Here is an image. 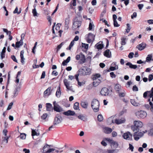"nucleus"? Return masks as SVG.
<instances>
[{
  "label": "nucleus",
  "mask_w": 153,
  "mask_h": 153,
  "mask_svg": "<svg viewBox=\"0 0 153 153\" xmlns=\"http://www.w3.org/2000/svg\"><path fill=\"white\" fill-rule=\"evenodd\" d=\"M13 105V103L12 102H10L9 104L7 109V110H10L11 108Z\"/></svg>",
  "instance_id": "obj_46"
},
{
  "label": "nucleus",
  "mask_w": 153,
  "mask_h": 153,
  "mask_svg": "<svg viewBox=\"0 0 153 153\" xmlns=\"http://www.w3.org/2000/svg\"><path fill=\"white\" fill-rule=\"evenodd\" d=\"M9 138L8 137H2L1 139V145H2L7 144L8 142V139Z\"/></svg>",
  "instance_id": "obj_13"
},
{
  "label": "nucleus",
  "mask_w": 153,
  "mask_h": 153,
  "mask_svg": "<svg viewBox=\"0 0 153 153\" xmlns=\"http://www.w3.org/2000/svg\"><path fill=\"white\" fill-rule=\"evenodd\" d=\"M51 88L49 87L48 88L44 93V94L45 96H47L50 95L51 94Z\"/></svg>",
  "instance_id": "obj_22"
},
{
  "label": "nucleus",
  "mask_w": 153,
  "mask_h": 153,
  "mask_svg": "<svg viewBox=\"0 0 153 153\" xmlns=\"http://www.w3.org/2000/svg\"><path fill=\"white\" fill-rule=\"evenodd\" d=\"M98 120L99 121H101L103 120V117L101 114H99L98 115L97 117Z\"/></svg>",
  "instance_id": "obj_36"
},
{
  "label": "nucleus",
  "mask_w": 153,
  "mask_h": 153,
  "mask_svg": "<svg viewBox=\"0 0 153 153\" xmlns=\"http://www.w3.org/2000/svg\"><path fill=\"white\" fill-rule=\"evenodd\" d=\"M80 104L82 107L85 109L87 108L88 105V102L85 101L82 102Z\"/></svg>",
  "instance_id": "obj_24"
},
{
  "label": "nucleus",
  "mask_w": 153,
  "mask_h": 153,
  "mask_svg": "<svg viewBox=\"0 0 153 153\" xmlns=\"http://www.w3.org/2000/svg\"><path fill=\"white\" fill-rule=\"evenodd\" d=\"M96 84V83L95 82V81H93L92 82V84H91L89 85V87L90 88H88V89H89L90 88H92L93 87H95V85Z\"/></svg>",
  "instance_id": "obj_50"
},
{
  "label": "nucleus",
  "mask_w": 153,
  "mask_h": 153,
  "mask_svg": "<svg viewBox=\"0 0 153 153\" xmlns=\"http://www.w3.org/2000/svg\"><path fill=\"white\" fill-rule=\"evenodd\" d=\"M71 60V57L68 56L66 60H64L62 63V64L63 66H65L67 65V63L69 62Z\"/></svg>",
  "instance_id": "obj_25"
},
{
  "label": "nucleus",
  "mask_w": 153,
  "mask_h": 153,
  "mask_svg": "<svg viewBox=\"0 0 153 153\" xmlns=\"http://www.w3.org/2000/svg\"><path fill=\"white\" fill-rule=\"evenodd\" d=\"M63 114L66 116H74L76 115L75 113L73 111L69 110L67 111H65Z\"/></svg>",
  "instance_id": "obj_14"
},
{
  "label": "nucleus",
  "mask_w": 153,
  "mask_h": 153,
  "mask_svg": "<svg viewBox=\"0 0 153 153\" xmlns=\"http://www.w3.org/2000/svg\"><path fill=\"white\" fill-rule=\"evenodd\" d=\"M48 114L46 113L44 114L42 116L41 118L43 120H45L48 116Z\"/></svg>",
  "instance_id": "obj_51"
},
{
  "label": "nucleus",
  "mask_w": 153,
  "mask_h": 153,
  "mask_svg": "<svg viewBox=\"0 0 153 153\" xmlns=\"http://www.w3.org/2000/svg\"><path fill=\"white\" fill-rule=\"evenodd\" d=\"M6 48L5 47L3 48L1 54V59H2L5 57V53L6 51Z\"/></svg>",
  "instance_id": "obj_26"
},
{
  "label": "nucleus",
  "mask_w": 153,
  "mask_h": 153,
  "mask_svg": "<svg viewBox=\"0 0 153 153\" xmlns=\"http://www.w3.org/2000/svg\"><path fill=\"white\" fill-rule=\"evenodd\" d=\"M81 18V16H78L76 17L74 19L73 26V28L76 29L80 26L81 23L80 20Z\"/></svg>",
  "instance_id": "obj_2"
},
{
  "label": "nucleus",
  "mask_w": 153,
  "mask_h": 153,
  "mask_svg": "<svg viewBox=\"0 0 153 153\" xmlns=\"http://www.w3.org/2000/svg\"><path fill=\"white\" fill-rule=\"evenodd\" d=\"M104 132L106 134H110L112 131L111 128L108 127H105L103 129Z\"/></svg>",
  "instance_id": "obj_21"
},
{
  "label": "nucleus",
  "mask_w": 153,
  "mask_h": 153,
  "mask_svg": "<svg viewBox=\"0 0 153 153\" xmlns=\"http://www.w3.org/2000/svg\"><path fill=\"white\" fill-rule=\"evenodd\" d=\"M49 147H50V146L48 144H46L45 146L43 148V152L46 153V152L48 150L47 148L48 149Z\"/></svg>",
  "instance_id": "obj_30"
},
{
  "label": "nucleus",
  "mask_w": 153,
  "mask_h": 153,
  "mask_svg": "<svg viewBox=\"0 0 153 153\" xmlns=\"http://www.w3.org/2000/svg\"><path fill=\"white\" fill-rule=\"evenodd\" d=\"M121 88V86L119 84H116L114 86V89L117 92L119 93Z\"/></svg>",
  "instance_id": "obj_23"
},
{
  "label": "nucleus",
  "mask_w": 153,
  "mask_h": 153,
  "mask_svg": "<svg viewBox=\"0 0 153 153\" xmlns=\"http://www.w3.org/2000/svg\"><path fill=\"white\" fill-rule=\"evenodd\" d=\"M61 94L60 87L59 86L57 88V91L56 94V95L57 97H59Z\"/></svg>",
  "instance_id": "obj_27"
},
{
  "label": "nucleus",
  "mask_w": 153,
  "mask_h": 153,
  "mask_svg": "<svg viewBox=\"0 0 153 153\" xmlns=\"http://www.w3.org/2000/svg\"><path fill=\"white\" fill-rule=\"evenodd\" d=\"M18 91L17 89V88L16 89H15V90H14V92L13 93V96L15 97L18 94Z\"/></svg>",
  "instance_id": "obj_52"
},
{
  "label": "nucleus",
  "mask_w": 153,
  "mask_h": 153,
  "mask_svg": "<svg viewBox=\"0 0 153 153\" xmlns=\"http://www.w3.org/2000/svg\"><path fill=\"white\" fill-rule=\"evenodd\" d=\"M119 93V96L120 97H124L126 95V94L124 92H122V93Z\"/></svg>",
  "instance_id": "obj_47"
},
{
  "label": "nucleus",
  "mask_w": 153,
  "mask_h": 153,
  "mask_svg": "<svg viewBox=\"0 0 153 153\" xmlns=\"http://www.w3.org/2000/svg\"><path fill=\"white\" fill-rule=\"evenodd\" d=\"M136 116L138 118H144L147 116L146 112L143 110L137 111L135 113Z\"/></svg>",
  "instance_id": "obj_6"
},
{
  "label": "nucleus",
  "mask_w": 153,
  "mask_h": 153,
  "mask_svg": "<svg viewBox=\"0 0 153 153\" xmlns=\"http://www.w3.org/2000/svg\"><path fill=\"white\" fill-rule=\"evenodd\" d=\"M82 47L84 48L85 49H88V44H85L84 43H82Z\"/></svg>",
  "instance_id": "obj_49"
},
{
  "label": "nucleus",
  "mask_w": 153,
  "mask_h": 153,
  "mask_svg": "<svg viewBox=\"0 0 153 153\" xmlns=\"http://www.w3.org/2000/svg\"><path fill=\"white\" fill-rule=\"evenodd\" d=\"M150 91V93H149L150 94L149 96L150 98H152L153 97V87L152 88L151 91Z\"/></svg>",
  "instance_id": "obj_45"
},
{
  "label": "nucleus",
  "mask_w": 153,
  "mask_h": 153,
  "mask_svg": "<svg viewBox=\"0 0 153 153\" xmlns=\"http://www.w3.org/2000/svg\"><path fill=\"white\" fill-rule=\"evenodd\" d=\"M64 44V42H62L60 45L58 46L57 48H56L57 49L56 52H58L59 50L61 48Z\"/></svg>",
  "instance_id": "obj_37"
},
{
  "label": "nucleus",
  "mask_w": 153,
  "mask_h": 153,
  "mask_svg": "<svg viewBox=\"0 0 153 153\" xmlns=\"http://www.w3.org/2000/svg\"><path fill=\"white\" fill-rule=\"evenodd\" d=\"M153 79V75L152 74H150L149 76V81H152Z\"/></svg>",
  "instance_id": "obj_59"
},
{
  "label": "nucleus",
  "mask_w": 153,
  "mask_h": 153,
  "mask_svg": "<svg viewBox=\"0 0 153 153\" xmlns=\"http://www.w3.org/2000/svg\"><path fill=\"white\" fill-rule=\"evenodd\" d=\"M130 102L131 104L134 106H137L138 104L136 102L135 99H131Z\"/></svg>",
  "instance_id": "obj_32"
},
{
  "label": "nucleus",
  "mask_w": 153,
  "mask_h": 153,
  "mask_svg": "<svg viewBox=\"0 0 153 153\" xmlns=\"http://www.w3.org/2000/svg\"><path fill=\"white\" fill-rule=\"evenodd\" d=\"M74 43L75 42L73 40L71 42L68 47L69 49V50H70L71 49V48L73 46Z\"/></svg>",
  "instance_id": "obj_39"
},
{
  "label": "nucleus",
  "mask_w": 153,
  "mask_h": 153,
  "mask_svg": "<svg viewBox=\"0 0 153 153\" xmlns=\"http://www.w3.org/2000/svg\"><path fill=\"white\" fill-rule=\"evenodd\" d=\"M114 27H118L120 26V25L118 24L116 20H114Z\"/></svg>",
  "instance_id": "obj_48"
},
{
  "label": "nucleus",
  "mask_w": 153,
  "mask_h": 153,
  "mask_svg": "<svg viewBox=\"0 0 153 153\" xmlns=\"http://www.w3.org/2000/svg\"><path fill=\"white\" fill-rule=\"evenodd\" d=\"M11 58L12 60L15 62H17V60L15 56L14 55H12L11 56Z\"/></svg>",
  "instance_id": "obj_57"
},
{
  "label": "nucleus",
  "mask_w": 153,
  "mask_h": 153,
  "mask_svg": "<svg viewBox=\"0 0 153 153\" xmlns=\"http://www.w3.org/2000/svg\"><path fill=\"white\" fill-rule=\"evenodd\" d=\"M46 110L47 111H50L53 110L52 105L49 103H47L46 105Z\"/></svg>",
  "instance_id": "obj_19"
},
{
  "label": "nucleus",
  "mask_w": 153,
  "mask_h": 153,
  "mask_svg": "<svg viewBox=\"0 0 153 153\" xmlns=\"http://www.w3.org/2000/svg\"><path fill=\"white\" fill-rule=\"evenodd\" d=\"M79 103L78 102H75L74 105V109L75 110H78L79 109Z\"/></svg>",
  "instance_id": "obj_34"
},
{
  "label": "nucleus",
  "mask_w": 153,
  "mask_h": 153,
  "mask_svg": "<svg viewBox=\"0 0 153 153\" xmlns=\"http://www.w3.org/2000/svg\"><path fill=\"white\" fill-rule=\"evenodd\" d=\"M80 59V64L84 63L85 62V55L82 53H81V57Z\"/></svg>",
  "instance_id": "obj_20"
},
{
  "label": "nucleus",
  "mask_w": 153,
  "mask_h": 153,
  "mask_svg": "<svg viewBox=\"0 0 153 153\" xmlns=\"http://www.w3.org/2000/svg\"><path fill=\"white\" fill-rule=\"evenodd\" d=\"M112 91L111 89H108L106 87H104L102 88L100 94L103 96H107L110 95Z\"/></svg>",
  "instance_id": "obj_4"
},
{
  "label": "nucleus",
  "mask_w": 153,
  "mask_h": 153,
  "mask_svg": "<svg viewBox=\"0 0 153 153\" xmlns=\"http://www.w3.org/2000/svg\"><path fill=\"white\" fill-rule=\"evenodd\" d=\"M62 120V118L61 115L57 114L55 116L53 121L54 125H57L61 123Z\"/></svg>",
  "instance_id": "obj_5"
},
{
  "label": "nucleus",
  "mask_w": 153,
  "mask_h": 153,
  "mask_svg": "<svg viewBox=\"0 0 153 153\" xmlns=\"http://www.w3.org/2000/svg\"><path fill=\"white\" fill-rule=\"evenodd\" d=\"M123 138L128 140H131L132 137V134L129 131L123 134Z\"/></svg>",
  "instance_id": "obj_9"
},
{
  "label": "nucleus",
  "mask_w": 153,
  "mask_h": 153,
  "mask_svg": "<svg viewBox=\"0 0 153 153\" xmlns=\"http://www.w3.org/2000/svg\"><path fill=\"white\" fill-rule=\"evenodd\" d=\"M7 131L6 129H4L3 130V134H4L5 137H7Z\"/></svg>",
  "instance_id": "obj_63"
},
{
  "label": "nucleus",
  "mask_w": 153,
  "mask_h": 153,
  "mask_svg": "<svg viewBox=\"0 0 153 153\" xmlns=\"http://www.w3.org/2000/svg\"><path fill=\"white\" fill-rule=\"evenodd\" d=\"M21 62L22 63V64L23 65L25 63L24 60H25V59L24 58V57H21Z\"/></svg>",
  "instance_id": "obj_61"
},
{
  "label": "nucleus",
  "mask_w": 153,
  "mask_h": 153,
  "mask_svg": "<svg viewBox=\"0 0 153 153\" xmlns=\"http://www.w3.org/2000/svg\"><path fill=\"white\" fill-rule=\"evenodd\" d=\"M20 137L22 139H25L26 137V135L24 133H21Z\"/></svg>",
  "instance_id": "obj_38"
},
{
  "label": "nucleus",
  "mask_w": 153,
  "mask_h": 153,
  "mask_svg": "<svg viewBox=\"0 0 153 153\" xmlns=\"http://www.w3.org/2000/svg\"><path fill=\"white\" fill-rule=\"evenodd\" d=\"M32 136H34L37 135V132L35 130L32 129Z\"/></svg>",
  "instance_id": "obj_58"
},
{
  "label": "nucleus",
  "mask_w": 153,
  "mask_h": 153,
  "mask_svg": "<svg viewBox=\"0 0 153 153\" xmlns=\"http://www.w3.org/2000/svg\"><path fill=\"white\" fill-rule=\"evenodd\" d=\"M77 82L78 85L79 86L83 85L85 84V82H80L78 81Z\"/></svg>",
  "instance_id": "obj_55"
},
{
  "label": "nucleus",
  "mask_w": 153,
  "mask_h": 153,
  "mask_svg": "<svg viewBox=\"0 0 153 153\" xmlns=\"http://www.w3.org/2000/svg\"><path fill=\"white\" fill-rule=\"evenodd\" d=\"M126 38H121V44L122 45H124L126 44V42H125V40H126Z\"/></svg>",
  "instance_id": "obj_44"
},
{
  "label": "nucleus",
  "mask_w": 153,
  "mask_h": 153,
  "mask_svg": "<svg viewBox=\"0 0 153 153\" xmlns=\"http://www.w3.org/2000/svg\"><path fill=\"white\" fill-rule=\"evenodd\" d=\"M96 100L94 99L91 102V106L94 110V112H96V109L95 106V102Z\"/></svg>",
  "instance_id": "obj_28"
},
{
  "label": "nucleus",
  "mask_w": 153,
  "mask_h": 153,
  "mask_svg": "<svg viewBox=\"0 0 153 153\" xmlns=\"http://www.w3.org/2000/svg\"><path fill=\"white\" fill-rule=\"evenodd\" d=\"M32 12L33 14V16H37L38 13L37 12L36 9H33L32 10Z\"/></svg>",
  "instance_id": "obj_40"
},
{
  "label": "nucleus",
  "mask_w": 153,
  "mask_h": 153,
  "mask_svg": "<svg viewBox=\"0 0 153 153\" xmlns=\"http://www.w3.org/2000/svg\"><path fill=\"white\" fill-rule=\"evenodd\" d=\"M53 109L55 111L57 112H60L63 111L62 109L56 103L55 101L53 102Z\"/></svg>",
  "instance_id": "obj_11"
},
{
  "label": "nucleus",
  "mask_w": 153,
  "mask_h": 153,
  "mask_svg": "<svg viewBox=\"0 0 153 153\" xmlns=\"http://www.w3.org/2000/svg\"><path fill=\"white\" fill-rule=\"evenodd\" d=\"M104 47L103 45L102 44V42L100 41L97 44H96V48L98 50V52L96 54V55L97 54H100L101 52V50L102 48Z\"/></svg>",
  "instance_id": "obj_10"
},
{
  "label": "nucleus",
  "mask_w": 153,
  "mask_h": 153,
  "mask_svg": "<svg viewBox=\"0 0 153 153\" xmlns=\"http://www.w3.org/2000/svg\"><path fill=\"white\" fill-rule=\"evenodd\" d=\"M95 35L91 33H89L88 35L87 41L89 43H91L94 40Z\"/></svg>",
  "instance_id": "obj_12"
},
{
  "label": "nucleus",
  "mask_w": 153,
  "mask_h": 153,
  "mask_svg": "<svg viewBox=\"0 0 153 153\" xmlns=\"http://www.w3.org/2000/svg\"><path fill=\"white\" fill-rule=\"evenodd\" d=\"M134 55V53L133 52H130L129 53L128 57L129 58L131 59L133 57Z\"/></svg>",
  "instance_id": "obj_53"
},
{
  "label": "nucleus",
  "mask_w": 153,
  "mask_h": 153,
  "mask_svg": "<svg viewBox=\"0 0 153 153\" xmlns=\"http://www.w3.org/2000/svg\"><path fill=\"white\" fill-rule=\"evenodd\" d=\"M127 29L126 31V32L127 33H128L130 31V30L131 29V27H130V25L129 24H127Z\"/></svg>",
  "instance_id": "obj_43"
},
{
  "label": "nucleus",
  "mask_w": 153,
  "mask_h": 153,
  "mask_svg": "<svg viewBox=\"0 0 153 153\" xmlns=\"http://www.w3.org/2000/svg\"><path fill=\"white\" fill-rule=\"evenodd\" d=\"M81 57V53L79 54H77L76 56V59L77 60L80 59Z\"/></svg>",
  "instance_id": "obj_64"
},
{
  "label": "nucleus",
  "mask_w": 153,
  "mask_h": 153,
  "mask_svg": "<svg viewBox=\"0 0 153 153\" xmlns=\"http://www.w3.org/2000/svg\"><path fill=\"white\" fill-rule=\"evenodd\" d=\"M146 46V44L145 43H142L137 46V48L139 50L141 51L144 49Z\"/></svg>",
  "instance_id": "obj_15"
},
{
  "label": "nucleus",
  "mask_w": 153,
  "mask_h": 153,
  "mask_svg": "<svg viewBox=\"0 0 153 153\" xmlns=\"http://www.w3.org/2000/svg\"><path fill=\"white\" fill-rule=\"evenodd\" d=\"M133 126H131V128L132 130L134 132L133 135V137L134 139L137 141L140 137H142L143 135V134L145 133H142L140 131V129L143 126V123L141 121L135 120L134 121Z\"/></svg>",
  "instance_id": "obj_1"
},
{
  "label": "nucleus",
  "mask_w": 153,
  "mask_h": 153,
  "mask_svg": "<svg viewBox=\"0 0 153 153\" xmlns=\"http://www.w3.org/2000/svg\"><path fill=\"white\" fill-rule=\"evenodd\" d=\"M126 65L129 66V67L131 68L136 69L137 67V65H133L130 62H128L126 64Z\"/></svg>",
  "instance_id": "obj_18"
},
{
  "label": "nucleus",
  "mask_w": 153,
  "mask_h": 153,
  "mask_svg": "<svg viewBox=\"0 0 153 153\" xmlns=\"http://www.w3.org/2000/svg\"><path fill=\"white\" fill-rule=\"evenodd\" d=\"M23 45V42L21 40L20 41L17 42L16 43V47L19 48L20 46Z\"/></svg>",
  "instance_id": "obj_29"
},
{
  "label": "nucleus",
  "mask_w": 153,
  "mask_h": 153,
  "mask_svg": "<svg viewBox=\"0 0 153 153\" xmlns=\"http://www.w3.org/2000/svg\"><path fill=\"white\" fill-rule=\"evenodd\" d=\"M55 150L54 149H49L46 152V153H49Z\"/></svg>",
  "instance_id": "obj_54"
},
{
  "label": "nucleus",
  "mask_w": 153,
  "mask_h": 153,
  "mask_svg": "<svg viewBox=\"0 0 153 153\" xmlns=\"http://www.w3.org/2000/svg\"><path fill=\"white\" fill-rule=\"evenodd\" d=\"M118 68V66H111L109 68V69L111 71H114L116 69H117Z\"/></svg>",
  "instance_id": "obj_35"
},
{
  "label": "nucleus",
  "mask_w": 153,
  "mask_h": 153,
  "mask_svg": "<svg viewBox=\"0 0 153 153\" xmlns=\"http://www.w3.org/2000/svg\"><path fill=\"white\" fill-rule=\"evenodd\" d=\"M150 93V91H147L145 92L143 94V97L145 98H147V95L148 94H149Z\"/></svg>",
  "instance_id": "obj_42"
},
{
  "label": "nucleus",
  "mask_w": 153,
  "mask_h": 153,
  "mask_svg": "<svg viewBox=\"0 0 153 153\" xmlns=\"http://www.w3.org/2000/svg\"><path fill=\"white\" fill-rule=\"evenodd\" d=\"M108 121L111 122L110 123H115L117 124H120L123 123L125 122V120L121 119H116L114 121L112 119V117H110L108 119Z\"/></svg>",
  "instance_id": "obj_7"
},
{
  "label": "nucleus",
  "mask_w": 153,
  "mask_h": 153,
  "mask_svg": "<svg viewBox=\"0 0 153 153\" xmlns=\"http://www.w3.org/2000/svg\"><path fill=\"white\" fill-rule=\"evenodd\" d=\"M91 69L86 67L83 66L78 71V73L80 75H85L90 74Z\"/></svg>",
  "instance_id": "obj_3"
},
{
  "label": "nucleus",
  "mask_w": 153,
  "mask_h": 153,
  "mask_svg": "<svg viewBox=\"0 0 153 153\" xmlns=\"http://www.w3.org/2000/svg\"><path fill=\"white\" fill-rule=\"evenodd\" d=\"M137 16V13L135 12H134L133 13L132 15L131 16V18L132 19H133L134 17L135 18Z\"/></svg>",
  "instance_id": "obj_60"
},
{
  "label": "nucleus",
  "mask_w": 153,
  "mask_h": 153,
  "mask_svg": "<svg viewBox=\"0 0 153 153\" xmlns=\"http://www.w3.org/2000/svg\"><path fill=\"white\" fill-rule=\"evenodd\" d=\"M105 140L109 142L111 146H113L115 148H117L118 147V144L117 142L108 138H105Z\"/></svg>",
  "instance_id": "obj_8"
},
{
  "label": "nucleus",
  "mask_w": 153,
  "mask_h": 153,
  "mask_svg": "<svg viewBox=\"0 0 153 153\" xmlns=\"http://www.w3.org/2000/svg\"><path fill=\"white\" fill-rule=\"evenodd\" d=\"M104 55L108 58H110L111 56V53L110 52L108 49L106 50L104 53Z\"/></svg>",
  "instance_id": "obj_16"
},
{
  "label": "nucleus",
  "mask_w": 153,
  "mask_h": 153,
  "mask_svg": "<svg viewBox=\"0 0 153 153\" xmlns=\"http://www.w3.org/2000/svg\"><path fill=\"white\" fill-rule=\"evenodd\" d=\"M132 90L134 91H137L138 89L136 85H134L133 87Z\"/></svg>",
  "instance_id": "obj_56"
},
{
  "label": "nucleus",
  "mask_w": 153,
  "mask_h": 153,
  "mask_svg": "<svg viewBox=\"0 0 153 153\" xmlns=\"http://www.w3.org/2000/svg\"><path fill=\"white\" fill-rule=\"evenodd\" d=\"M64 83L68 90H71V87L70 86L69 83L67 81V80H64Z\"/></svg>",
  "instance_id": "obj_17"
},
{
  "label": "nucleus",
  "mask_w": 153,
  "mask_h": 153,
  "mask_svg": "<svg viewBox=\"0 0 153 153\" xmlns=\"http://www.w3.org/2000/svg\"><path fill=\"white\" fill-rule=\"evenodd\" d=\"M18 8L17 7H16V9L13 12V13L14 14L17 13L18 14H19L21 11V8H20L19 9V11H18Z\"/></svg>",
  "instance_id": "obj_31"
},
{
  "label": "nucleus",
  "mask_w": 153,
  "mask_h": 153,
  "mask_svg": "<svg viewBox=\"0 0 153 153\" xmlns=\"http://www.w3.org/2000/svg\"><path fill=\"white\" fill-rule=\"evenodd\" d=\"M118 151V150L116 149L109 150H108V153H114L115 152L117 153Z\"/></svg>",
  "instance_id": "obj_41"
},
{
  "label": "nucleus",
  "mask_w": 153,
  "mask_h": 153,
  "mask_svg": "<svg viewBox=\"0 0 153 153\" xmlns=\"http://www.w3.org/2000/svg\"><path fill=\"white\" fill-rule=\"evenodd\" d=\"M45 72L44 71H43L42 73V74L41 77V79H43L45 78Z\"/></svg>",
  "instance_id": "obj_62"
},
{
  "label": "nucleus",
  "mask_w": 153,
  "mask_h": 153,
  "mask_svg": "<svg viewBox=\"0 0 153 153\" xmlns=\"http://www.w3.org/2000/svg\"><path fill=\"white\" fill-rule=\"evenodd\" d=\"M152 54H149L146 58V61L149 62L152 59Z\"/></svg>",
  "instance_id": "obj_33"
}]
</instances>
